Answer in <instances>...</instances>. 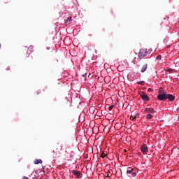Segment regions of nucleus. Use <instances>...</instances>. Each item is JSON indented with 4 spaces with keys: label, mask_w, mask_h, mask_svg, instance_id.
I'll return each mask as SVG.
<instances>
[{
    "label": "nucleus",
    "mask_w": 179,
    "mask_h": 179,
    "mask_svg": "<svg viewBox=\"0 0 179 179\" xmlns=\"http://www.w3.org/2000/svg\"><path fill=\"white\" fill-rule=\"evenodd\" d=\"M62 145L57 144L52 151V156L53 159H57L59 155H61V152L62 151Z\"/></svg>",
    "instance_id": "nucleus-1"
},
{
    "label": "nucleus",
    "mask_w": 179,
    "mask_h": 179,
    "mask_svg": "<svg viewBox=\"0 0 179 179\" xmlns=\"http://www.w3.org/2000/svg\"><path fill=\"white\" fill-rule=\"evenodd\" d=\"M146 55H148V49L143 48L141 49L140 51L138 52V58H141V59H142V58H145Z\"/></svg>",
    "instance_id": "nucleus-2"
},
{
    "label": "nucleus",
    "mask_w": 179,
    "mask_h": 179,
    "mask_svg": "<svg viewBox=\"0 0 179 179\" xmlns=\"http://www.w3.org/2000/svg\"><path fill=\"white\" fill-rule=\"evenodd\" d=\"M62 153V155L64 156V157H65V159H69V157H71L69 152H68V148H66V147H65L63 149V152Z\"/></svg>",
    "instance_id": "nucleus-3"
},
{
    "label": "nucleus",
    "mask_w": 179,
    "mask_h": 179,
    "mask_svg": "<svg viewBox=\"0 0 179 179\" xmlns=\"http://www.w3.org/2000/svg\"><path fill=\"white\" fill-rule=\"evenodd\" d=\"M166 96H167V94L166 93L160 94L157 95V99L161 101H163L166 100Z\"/></svg>",
    "instance_id": "nucleus-4"
},
{
    "label": "nucleus",
    "mask_w": 179,
    "mask_h": 179,
    "mask_svg": "<svg viewBox=\"0 0 179 179\" xmlns=\"http://www.w3.org/2000/svg\"><path fill=\"white\" fill-rule=\"evenodd\" d=\"M148 145L146 144H143L141 148V150L143 155H146L149 152Z\"/></svg>",
    "instance_id": "nucleus-5"
},
{
    "label": "nucleus",
    "mask_w": 179,
    "mask_h": 179,
    "mask_svg": "<svg viewBox=\"0 0 179 179\" xmlns=\"http://www.w3.org/2000/svg\"><path fill=\"white\" fill-rule=\"evenodd\" d=\"M127 174H131L132 177H135L136 176V172H135V169H134V168H128Z\"/></svg>",
    "instance_id": "nucleus-6"
},
{
    "label": "nucleus",
    "mask_w": 179,
    "mask_h": 179,
    "mask_svg": "<svg viewBox=\"0 0 179 179\" xmlns=\"http://www.w3.org/2000/svg\"><path fill=\"white\" fill-rule=\"evenodd\" d=\"M140 96L143 100V101H149V96L142 92L140 93Z\"/></svg>",
    "instance_id": "nucleus-7"
},
{
    "label": "nucleus",
    "mask_w": 179,
    "mask_h": 179,
    "mask_svg": "<svg viewBox=\"0 0 179 179\" xmlns=\"http://www.w3.org/2000/svg\"><path fill=\"white\" fill-rule=\"evenodd\" d=\"M144 111L148 114H155V113H156V110H155L153 108H146Z\"/></svg>",
    "instance_id": "nucleus-8"
},
{
    "label": "nucleus",
    "mask_w": 179,
    "mask_h": 179,
    "mask_svg": "<svg viewBox=\"0 0 179 179\" xmlns=\"http://www.w3.org/2000/svg\"><path fill=\"white\" fill-rule=\"evenodd\" d=\"M167 99L169 101H174V100L176 99V96H174V95H173V94H166V100Z\"/></svg>",
    "instance_id": "nucleus-9"
},
{
    "label": "nucleus",
    "mask_w": 179,
    "mask_h": 179,
    "mask_svg": "<svg viewBox=\"0 0 179 179\" xmlns=\"http://www.w3.org/2000/svg\"><path fill=\"white\" fill-rule=\"evenodd\" d=\"M72 173L76 176V177H78V178H80V172L79 171H72Z\"/></svg>",
    "instance_id": "nucleus-10"
},
{
    "label": "nucleus",
    "mask_w": 179,
    "mask_h": 179,
    "mask_svg": "<svg viewBox=\"0 0 179 179\" xmlns=\"http://www.w3.org/2000/svg\"><path fill=\"white\" fill-rule=\"evenodd\" d=\"M71 22H72V17H69L66 20H65L66 24H71Z\"/></svg>",
    "instance_id": "nucleus-11"
},
{
    "label": "nucleus",
    "mask_w": 179,
    "mask_h": 179,
    "mask_svg": "<svg viewBox=\"0 0 179 179\" xmlns=\"http://www.w3.org/2000/svg\"><path fill=\"white\" fill-rule=\"evenodd\" d=\"M148 69V64H145L143 66V67L141 68V72L143 73L145 72V71H146Z\"/></svg>",
    "instance_id": "nucleus-12"
},
{
    "label": "nucleus",
    "mask_w": 179,
    "mask_h": 179,
    "mask_svg": "<svg viewBox=\"0 0 179 179\" xmlns=\"http://www.w3.org/2000/svg\"><path fill=\"white\" fill-rule=\"evenodd\" d=\"M158 93H159L158 94H163L166 92H164V90H163V87H159Z\"/></svg>",
    "instance_id": "nucleus-13"
},
{
    "label": "nucleus",
    "mask_w": 179,
    "mask_h": 179,
    "mask_svg": "<svg viewBox=\"0 0 179 179\" xmlns=\"http://www.w3.org/2000/svg\"><path fill=\"white\" fill-rule=\"evenodd\" d=\"M43 163V160L41 159H36L34 161V164H41Z\"/></svg>",
    "instance_id": "nucleus-14"
},
{
    "label": "nucleus",
    "mask_w": 179,
    "mask_h": 179,
    "mask_svg": "<svg viewBox=\"0 0 179 179\" xmlns=\"http://www.w3.org/2000/svg\"><path fill=\"white\" fill-rule=\"evenodd\" d=\"M146 118L147 120H152V118H153V115L149 113L146 115Z\"/></svg>",
    "instance_id": "nucleus-15"
},
{
    "label": "nucleus",
    "mask_w": 179,
    "mask_h": 179,
    "mask_svg": "<svg viewBox=\"0 0 179 179\" xmlns=\"http://www.w3.org/2000/svg\"><path fill=\"white\" fill-rule=\"evenodd\" d=\"M136 115H131L130 116V120H131V121H134V120H136Z\"/></svg>",
    "instance_id": "nucleus-16"
},
{
    "label": "nucleus",
    "mask_w": 179,
    "mask_h": 179,
    "mask_svg": "<svg viewBox=\"0 0 179 179\" xmlns=\"http://www.w3.org/2000/svg\"><path fill=\"white\" fill-rule=\"evenodd\" d=\"M137 84L138 85H141V86H143L145 85V82H143V81H138V82H137Z\"/></svg>",
    "instance_id": "nucleus-17"
},
{
    "label": "nucleus",
    "mask_w": 179,
    "mask_h": 179,
    "mask_svg": "<svg viewBox=\"0 0 179 179\" xmlns=\"http://www.w3.org/2000/svg\"><path fill=\"white\" fill-rule=\"evenodd\" d=\"M106 156H107V155H106V153H104V152H102V153L101 154V157L102 159H104V157H106Z\"/></svg>",
    "instance_id": "nucleus-18"
},
{
    "label": "nucleus",
    "mask_w": 179,
    "mask_h": 179,
    "mask_svg": "<svg viewBox=\"0 0 179 179\" xmlns=\"http://www.w3.org/2000/svg\"><path fill=\"white\" fill-rule=\"evenodd\" d=\"M166 71L169 72V73H173V69H171V68H169V69H166Z\"/></svg>",
    "instance_id": "nucleus-19"
},
{
    "label": "nucleus",
    "mask_w": 179,
    "mask_h": 179,
    "mask_svg": "<svg viewBox=\"0 0 179 179\" xmlns=\"http://www.w3.org/2000/svg\"><path fill=\"white\" fill-rule=\"evenodd\" d=\"M156 59H157V61H160V59H162V55H158Z\"/></svg>",
    "instance_id": "nucleus-20"
},
{
    "label": "nucleus",
    "mask_w": 179,
    "mask_h": 179,
    "mask_svg": "<svg viewBox=\"0 0 179 179\" xmlns=\"http://www.w3.org/2000/svg\"><path fill=\"white\" fill-rule=\"evenodd\" d=\"M109 110L110 111H111V110H113V108H114V105H111L110 106H109Z\"/></svg>",
    "instance_id": "nucleus-21"
},
{
    "label": "nucleus",
    "mask_w": 179,
    "mask_h": 179,
    "mask_svg": "<svg viewBox=\"0 0 179 179\" xmlns=\"http://www.w3.org/2000/svg\"><path fill=\"white\" fill-rule=\"evenodd\" d=\"M153 91V90H152V88H148V92H152Z\"/></svg>",
    "instance_id": "nucleus-22"
},
{
    "label": "nucleus",
    "mask_w": 179,
    "mask_h": 179,
    "mask_svg": "<svg viewBox=\"0 0 179 179\" xmlns=\"http://www.w3.org/2000/svg\"><path fill=\"white\" fill-rule=\"evenodd\" d=\"M22 179H29V178H27V177H26V176H24V177L22 178Z\"/></svg>",
    "instance_id": "nucleus-23"
},
{
    "label": "nucleus",
    "mask_w": 179,
    "mask_h": 179,
    "mask_svg": "<svg viewBox=\"0 0 179 179\" xmlns=\"http://www.w3.org/2000/svg\"><path fill=\"white\" fill-rule=\"evenodd\" d=\"M107 177H110V171L108 172Z\"/></svg>",
    "instance_id": "nucleus-24"
},
{
    "label": "nucleus",
    "mask_w": 179,
    "mask_h": 179,
    "mask_svg": "<svg viewBox=\"0 0 179 179\" xmlns=\"http://www.w3.org/2000/svg\"><path fill=\"white\" fill-rule=\"evenodd\" d=\"M29 48H31V50H33V46H30Z\"/></svg>",
    "instance_id": "nucleus-25"
},
{
    "label": "nucleus",
    "mask_w": 179,
    "mask_h": 179,
    "mask_svg": "<svg viewBox=\"0 0 179 179\" xmlns=\"http://www.w3.org/2000/svg\"><path fill=\"white\" fill-rule=\"evenodd\" d=\"M124 152H127V150H124Z\"/></svg>",
    "instance_id": "nucleus-26"
},
{
    "label": "nucleus",
    "mask_w": 179,
    "mask_h": 179,
    "mask_svg": "<svg viewBox=\"0 0 179 179\" xmlns=\"http://www.w3.org/2000/svg\"><path fill=\"white\" fill-rule=\"evenodd\" d=\"M0 48H1V43H0Z\"/></svg>",
    "instance_id": "nucleus-27"
}]
</instances>
